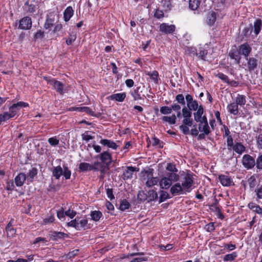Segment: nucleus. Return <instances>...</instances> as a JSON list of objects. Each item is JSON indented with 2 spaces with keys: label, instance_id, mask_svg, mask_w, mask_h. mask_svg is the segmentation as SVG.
Masks as SVG:
<instances>
[{
  "label": "nucleus",
  "instance_id": "a18cd8bd",
  "mask_svg": "<svg viewBox=\"0 0 262 262\" xmlns=\"http://www.w3.org/2000/svg\"><path fill=\"white\" fill-rule=\"evenodd\" d=\"M6 230L7 231L8 235L12 236L13 234H15V231L12 227L11 221L7 225Z\"/></svg>",
  "mask_w": 262,
  "mask_h": 262
},
{
  "label": "nucleus",
  "instance_id": "a211bd4d",
  "mask_svg": "<svg viewBox=\"0 0 262 262\" xmlns=\"http://www.w3.org/2000/svg\"><path fill=\"white\" fill-rule=\"evenodd\" d=\"M238 105L235 102L229 104L227 108L228 111L231 114L236 115L238 113Z\"/></svg>",
  "mask_w": 262,
  "mask_h": 262
},
{
  "label": "nucleus",
  "instance_id": "2eb2a0df",
  "mask_svg": "<svg viewBox=\"0 0 262 262\" xmlns=\"http://www.w3.org/2000/svg\"><path fill=\"white\" fill-rule=\"evenodd\" d=\"M176 27L173 25H168L166 23L161 24L159 27L160 31L165 34H170L174 31Z\"/></svg>",
  "mask_w": 262,
  "mask_h": 262
},
{
  "label": "nucleus",
  "instance_id": "473e14b6",
  "mask_svg": "<svg viewBox=\"0 0 262 262\" xmlns=\"http://www.w3.org/2000/svg\"><path fill=\"white\" fill-rule=\"evenodd\" d=\"M159 180L157 177H149L148 176V179L146 182L147 187H152L157 184Z\"/></svg>",
  "mask_w": 262,
  "mask_h": 262
},
{
  "label": "nucleus",
  "instance_id": "20e7f679",
  "mask_svg": "<svg viewBox=\"0 0 262 262\" xmlns=\"http://www.w3.org/2000/svg\"><path fill=\"white\" fill-rule=\"evenodd\" d=\"M242 163L243 166L247 169H251L255 165L254 158L248 154L244 155L243 156Z\"/></svg>",
  "mask_w": 262,
  "mask_h": 262
},
{
  "label": "nucleus",
  "instance_id": "ea45409f",
  "mask_svg": "<svg viewBox=\"0 0 262 262\" xmlns=\"http://www.w3.org/2000/svg\"><path fill=\"white\" fill-rule=\"evenodd\" d=\"M207 54V51L200 48L199 52L196 53V55L199 56L201 59L204 60H208L207 59L206 55Z\"/></svg>",
  "mask_w": 262,
  "mask_h": 262
},
{
  "label": "nucleus",
  "instance_id": "1a4fd4ad",
  "mask_svg": "<svg viewBox=\"0 0 262 262\" xmlns=\"http://www.w3.org/2000/svg\"><path fill=\"white\" fill-rule=\"evenodd\" d=\"M32 25V19L30 17L26 16L19 20L18 28L21 30H29Z\"/></svg>",
  "mask_w": 262,
  "mask_h": 262
},
{
  "label": "nucleus",
  "instance_id": "49530a36",
  "mask_svg": "<svg viewBox=\"0 0 262 262\" xmlns=\"http://www.w3.org/2000/svg\"><path fill=\"white\" fill-rule=\"evenodd\" d=\"M52 236L55 239L65 238L68 237V234L61 232H55Z\"/></svg>",
  "mask_w": 262,
  "mask_h": 262
},
{
  "label": "nucleus",
  "instance_id": "cd10ccee",
  "mask_svg": "<svg viewBox=\"0 0 262 262\" xmlns=\"http://www.w3.org/2000/svg\"><path fill=\"white\" fill-rule=\"evenodd\" d=\"M261 20L260 19H257L253 24L254 33L255 36H257L260 32L261 28Z\"/></svg>",
  "mask_w": 262,
  "mask_h": 262
},
{
  "label": "nucleus",
  "instance_id": "aec40b11",
  "mask_svg": "<svg viewBox=\"0 0 262 262\" xmlns=\"http://www.w3.org/2000/svg\"><path fill=\"white\" fill-rule=\"evenodd\" d=\"M135 171V168L132 166L127 167L123 174V179L124 180L131 179Z\"/></svg>",
  "mask_w": 262,
  "mask_h": 262
},
{
  "label": "nucleus",
  "instance_id": "412c9836",
  "mask_svg": "<svg viewBox=\"0 0 262 262\" xmlns=\"http://www.w3.org/2000/svg\"><path fill=\"white\" fill-rule=\"evenodd\" d=\"M248 207L252 210L255 213L262 215V208L254 202H250L248 204Z\"/></svg>",
  "mask_w": 262,
  "mask_h": 262
},
{
  "label": "nucleus",
  "instance_id": "6e6d98bb",
  "mask_svg": "<svg viewBox=\"0 0 262 262\" xmlns=\"http://www.w3.org/2000/svg\"><path fill=\"white\" fill-rule=\"evenodd\" d=\"M176 100L178 103L185 105V101L184 97L182 94H178L176 97Z\"/></svg>",
  "mask_w": 262,
  "mask_h": 262
},
{
  "label": "nucleus",
  "instance_id": "37998d69",
  "mask_svg": "<svg viewBox=\"0 0 262 262\" xmlns=\"http://www.w3.org/2000/svg\"><path fill=\"white\" fill-rule=\"evenodd\" d=\"M130 204L126 200H123L120 202L119 208L122 211H124L130 207Z\"/></svg>",
  "mask_w": 262,
  "mask_h": 262
},
{
  "label": "nucleus",
  "instance_id": "de8ad7c7",
  "mask_svg": "<svg viewBox=\"0 0 262 262\" xmlns=\"http://www.w3.org/2000/svg\"><path fill=\"white\" fill-rule=\"evenodd\" d=\"M152 145L159 148H162L163 146V142L156 137H154L152 139Z\"/></svg>",
  "mask_w": 262,
  "mask_h": 262
},
{
  "label": "nucleus",
  "instance_id": "f3484780",
  "mask_svg": "<svg viewBox=\"0 0 262 262\" xmlns=\"http://www.w3.org/2000/svg\"><path fill=\"white\" fill-rule=\"evenodd\" d=\"M199 129L200 132L204 133L206 135H208L210 133L209 127L208 126L207 119L204 121L199 122Z\"/></svg>",
  "mask_w": 262,
  "mask_h": 262
},
{
  "label": "nucleus",
  "instance_id": "72a5a7b5",
  "mask_svg": "<svg viewBox=\"0 0 262 262\" xmlns=\"http://www.w3.org/2000/svg\"><path fill=\"white\" fill-rule=\"evenodd\" d=\"M246 102V100L245 96L238 94L236 97L235 103H237L238 105L243 106L245 104Z\"/></svg>",
  "mask_w": 262,
  "mask_h": 262
},
{
  "label": "nucleus",
  "instance_id": "423d86ee",
  "mask_svg": "<svg viewBox=\"0 0 262 262\" xmlns=\"http://www.w3.org/2000/svg\"><path fill=\"white\" fill-rule=\"evenodd\" d=\"M170 191L173 195H183L187 192L180 183H177L172 185Z\"/></svg>",
  "mask_w": 262,
  "mask_h": 262
},
{
  "label": "nucleus",
  "instance_id": "0eeeda50",
  "mask_svg": "<svg viewBox=\"0 0 262 262\" xmlns=\"http://www.w3.org/2000/svg\"><path fill=\"white\" fill-rule=\"evenodd\" d=\"M50 83L60 94H63L68 91L67 86L59 81L53 80L50 81Z\"/></svg>",
  "mask_w": 262,
  "mask_h": 262
},
{
  "label": "nucleus",
  "instance_id": "4c0bfd02",
  "mask_svg": "<svg viewBox=\"0 0 262 262\" xmlns=\"http://www.w3.org/2000/svg\"><path fill=\"white\" fill-rule=\"evenodd\" d=\"M146 196L151 201H155L158 199V194L155 190H151L147 192Z\"/></svg>",
  "mask_w": 262,
  "mask_h": 262
},
{
  "label": "nucleus",
  "instance_id": "b1692460",
  "mask_svg": "<svg viewBox=\"0 0 262 262\" xmlns=\"http://www.w3.org/2000/svg\"><path fill=\"white\" fill-rule=\"evenodd\" d=\"M37 174V169L35 167H32L29 170V171L27 173V181L32 182L34 178Z\"/></svg>",
  "mask_w": 262,
  "mask_h": 262
},
{
  "label": "nucleus",
  "instance_id": "f8f14e48",
  "mask_svg": "<svg viewBox=\"0 0 262 262\" xmlns=\"http://www.w3.org/2000/svg\"><path fill=\"white\" fill-rule=\"evenodd\" d=\"M218 179L223 186L228 187L233 184L232 179L228 176L221 174L219 176Z\"/></svg>",
  "mask_w": 262,
  "mask_h": 262
},
{
  "label": "nucleus",
  "instance_id": "603ef678",
  "mask_svg": "<svg viewBox=\"0 0 262 262\" xmlns=\"http://www.w3.org/2000/svg\"><path fill=\"white\" fill-rule=\"evenodd\" d=\"M257 200H262V185L258 186L255 190Z\"/></svg>",
  "mask_w": 262,
  "mask_h": 262
},
{
  "label": "nucleus",
  "instance_id": "f03ea898",
  "mask_svg": "<svg viewBox=\"0 0 262 262\" xmlns=\"http://www.w3.org/2000/svg\"><path fill=\"white\" fill-rule=\"evenodd\" d=\"M88 224V220L85 216H77L74 220L68 223V226L74 227L77 230L85 229Z\"/></svg>",
  "mask_w": 262,
  "mask_h": 262
},
{
  "label": "nucleus",
  "instance_id": "58836bf2",
  "mask_svg": "<svg viewBox=\"0 0 262 262\" xmlns=\"http://www.w3.org/2000/svg\"><path fill=\"white\" fill-rule=\"evenodd\" d=\"M102 215L101 212L99 211H94L91 213L92 220L95 222L98 221L102 216Z\"/></svg>",
  "mask_w": 262,
  "mask_h": 262
},
{
  "label": "nucleus",
  "instance_id": "774afa93",
  "mask_svg": "<svg viewBox=\"0 0 262 262\" xmlns=\"http://www.w3.org/2000/svg\"><path fill=\"white\" fill-rule=\"evenodd\" d=\"M76 35L74 34H70L69 37L66 40V42L68 45H71L76 39Z\"/></svg>",
  "mask_w": 262,
  "mask_h": 262
},
{
  "label": "nucleus",
  "instance_id": "5fc2aeb1",
  "mask_svg": "<svg viewBox=\"0 0 262 262\" xmlns=\"http://www.w3.org/2000/svg\"><path fill=\"white\" fill-rule=\"evenodd\" d=\"M65 215V211H64V210L62 208H61L59 210L57 211V216L59 220L64 221Z\"/></svg>",
  "mask_w": 262,
  "mask_h": 262
},
{
  "label": "nucleus",
  "instance_id": "f704fd0d",
  "mask_svg": "<svg viewBox=\"0 0 262 262\" xmlns=\"http://www.w3.org/2000/svg\"><path fill=\"white\" fill-rule=\"evenodd\" d=\"M200 5V0H189V8L192 10H197Z\"/></svg>",
  "mask_w": 262,
  "mask_h": 262
},
{
  "label": "nucleus",
  "instance_id": "ddd939ff",
  "mask_svg": "<svg viewBox=\"0 0 262 262\" xmlns=\"http://www.w3.org/2000/svg\"><path fill=\"white\" fill-rule=\"evenodd\" d=\"M99 157L101 162L106 166H109L112 162L111 155L108 151H104L96 157Z\"/></svg>",
  "mask_w": 262,
  "mask_h": 262
},
{
  "label": "nucleus",
  "instance_id": "dca6fc26",
  "mask_svg": "<svg viewBox=\"0 0 262 262\" xmlns=\"http://www.w3.org/2000/svg\"><path fill=\"white\" fill-rule=\"evenodd\" d=\"M26 180L27 175L23 172L18 174L14 179L15 184L17 187L22 186Z\"/></svg>",
  "mask_w": 262,
  "mask_h": 262
},
{
  "label": "nucleus",
  "instance_id": "9b49d317",
  "mask_svg": "<svg viewBox=\"0 0 262 262\" xmlns=\"http://www.w3.org/2000/svg\"><path fill=\"white\" fill-rule=\"evenodd\" d=\"M229 56L234 61V63L238 64L240 63L241 59V54L235 49L232 48L229 53Z\"/></svg>",
  "mask_w": 262,
  "mask_h": 262
},
{
  "label": "nucleus",
  "instance_id": "c9c22d12",
  "mask_svg": "<svg viewBox=\"0 0 262 262\" xmlns=\"http://www.w3.org/2000/svg\"><path fill=\"white\" fill-rule=\"evenodd\" d=\"M237 256V254L236 252H233L232 253L226 254L223 258V260L225 262L232 261Z\"/></svg>",
  "mask_w": 262,
  "mask_h": 262
},
{
  "label": "nucleus",
  "instance_id": "79ce46f5",
  "mask_svg": "<svg viewBox=\"0 0 262 262\" xmlns=\"http://www.w3.org/2000/svg\"><path fill=\"white\" fill-rule=\"evenodd\" d=\"M182 115L183 118H191L192 113L190 110L184 106L182 110Z\"/></svg>",
  "mask_w": 262,
  "mask_h": 262
},
{
  "label": "nucleus",
  "instance_id": "a878e982",
  "mask_svg": "<svg viewBox=\"0 0 262 262\" xmlns=\"http://www.w3.org/2000/svg\"><path fill=\"white\" fill-rule=\"evenodd\" d=\"M24 8L28 13H34L36 11L35 6L30 3L29 0L25 2Z\"/></svg>",
  "mask_w": 262,
  "mask_h": 262
},
{
  "label": "nucleus",
  "instance_id": "7ed1b4c3",
  "mask_svg": "<svg viewBox=\"0 0 262 262\" xmlns=\"http://www.w3.org/2000/svg\"><path fill=\"white\" fill-rule=\"evenodd\" d=\"M28 106L29 104L28 103L23 101H19L16 103H14L9 107V112H8L9 117H11V118L14 117L21 108L26 107Z\"/></svg>",
  "mask_w": 262,
  "mask_h": 262
},
{
  "label": "nucleus",
  "instance_id": "8fccbe9b",
  "mask_svg": "<svg viewBox=\"0 0 262 262\" xmlns=\"http://www.w3.org/2000/svg\"><path fill=\"white\" fill-rule=\"evenodd\" d=\"M169 198L168 193L165 191H161L160 192L159 202L161 203L165 201Z\"/></svg>",
  "mask_w": 262,
  "mask_h": 262
},
{
  "label": "nucleus",
  "instance_id": "13d9d810",
  "mask_svg": "<svg viewBox=\"0 0 262 262\" xmlns=\"http://www.w3.org/2000/svg\"><path fill=\"white\" fill-rule=\"evenodd\" d=\"M15 188L14 182L12 180L8 181L6 183V189L9 191H12Z\"/></svg>",
  "mask_w": 262,
  "mask_h": 262
},
{
  "label": "nucleus",
  "instance_id": "c756f323",
  "mask_svg": "<svg viewBox=\"0 0 262 262\" xmlns=\"http://www.w3.org/2000/svg\"><path fill=\"white\" fill-rule=\"evenodd\" d=\"M216 18V15L215 12H210L208 14L207 17V23L208 25L211 26L215 21Z\"/></svg>",
  "mask_w": 262,
  "mask_h": 262
},
{
  "label": "nucleus",
  "instance_id": "680f3d73",
  "mask_svg": "<svg viewBox=\"0 0 262 262\" xmlns=\"http://www.w3.org/2000/svg\"><path fill=\"white\" fill-rule=\"evenodd\" d=\"M130 94L134 98V100L141 99L140 95L138 93V90H134L130 92Z\"/></svg>",
  "mask_w": 262,
  "mask_h": 262
},
{
  "label": "nucleus",
  "instance_id": "69168bd1",
  "mask_svg": "<svg viewBox=\"0 0 262 262\" xmlns=\"http://www.w3.org/2000/svg\"><path fill=\"white\" fill-rule=\"evenodd\" d=\"M224 249H227L228 251H232L236 249V245L232 244H225L223 246Z\"/></svg>",
  "mask_w": 262,
  "mask_h": 262
},
{
  "label": "nucleus",
  "instance_id": "4be33fe9",
  "mask_svg": "<svg viewBox=\"0 0 262 262\" xmlns=\"http://www.w3.org/2000/svg\"><path fill=\"white\" fill-rule=\"evenodd\" d=\"M159 184L160 187L162 189H168L171 186L172 183L170 181V180H169L167 176H166L161 179Z\"/></svg>",
  "mask_w": 262,
  "mask_h": 262
},
{
  "label": "nucleus",
  "instance_id": "39448f33",
  "mask_svg": "<svg viewBox=\"0 0 262 262\" xmlns=\"http://www.w3.org/2000/svg\"><path fill=\"white\" fill-rule=\"evenodd\" d=\"M193 178L190 173L185 174L182 179L181 185L187 192H189L193 184Z\"/></svg>",
  "mask_w": 262,
  "mask_h": 262
},
{
  "label": "nucleus",
  "instance_id": "7c9ffc66",
  "mask_svg": "<svg viewBox=\"0 0 262 262\" xmlns=\"http://www.w3.org/2000/svg\"><path fill=\"white\" fill-rule=\"evenodd\" d=\"M126 94L125 93H117L112 95L111 98L112 100H115L119 102H122L125 98Z\"/></svg>",
  "mask_w": 262,
  "mask_h": 262
},
{
  "label": "nucleus",
  "instance_id": "bb28decb",
  "mask_svg": "<svg viewBox=\"0 0 262 262\" xmlns=\"http://www.w3.org/2000/svg\"><path fill=\"white\" fill-rule=\"evenodd\" d=\"M232 148L234 151L239 155L242 154L246 150V147L239 142L236 143Z\"/></svg>",
  "mask_w": 262,
  "mask_h": 262
},
{
  "label": "nucleus",
  "instance_id": "2f4dec72",
  "mask_svg": "<svg viewBox=\"0 0 262 262\" xmlns=\"http://www.w3.org/2000/svg\"><path fill=\"white\" fill-rule=\"evenodd\" d=\"M177 172H168L166 174L167 177L172 183L176 182L180 179V176L176 173Z\"/></svg>",
  "mask_w": 262,
  "mask_h": 262
},
{
  "label": "nucleus",
  "instance_id": "9d476101",
  "mask_svg": "<svg viewBox=\"0 0 262 262\" xmlns=\"http://www.w3.org/2000/svg\"><path fill=\"white\" fill-rule=\"evenodd\" d=\"M251 50V47L248 43L246 42L239 46L238 51L241 54L244 55L246 58H248Z\"/></svg>",
  "mask_w": 262,
  "mask_h": 262
},
{
  "label": "nucleus",
  "instance_id": "09e8293b",
  "mask_svg": "<svg viewBox=\"0 0 262 262\" xmlns=\"http://www.w3.org/2000/svg\"><path fill=\"white\" fill-rule=\"evenodd\" d=\"M253 31V27L250 25L249 27L245 28L243 30V33L244 36L248 37L252 33Z\"/></svg>",
  "mask_w": 262,
  "mask_h": 262
},
{
  "label": "nucleus",
  "instance_id": "4468645a",
  "mask_svg": "<svg viewBox=\"0 0 262 262\" xmlns=\"http://www.w3.org/2000/svg\"><path fill=\"white\" fill-rule=\"evenodd\" d=\"M196 112L193 113L194 120L196 122H201L207 119L205 116H203L204 113V109L202 105H200L199 108L196 110Z\"/></svg>",
  "mask_w": 262,
  "mask_h": 262
},
{
  "label": "nucleus",
  "instance_id": "338daca9",
  "mask_svg": "<svg viewBox=\"0 0 262 262\" xmlns=\"http://www.w3.org/2000/svg\"><path fill=\"white\" fill-rule=\"evenodd\" d=\"M248 182L250 188H254L256 185V181L255 178L252 176L248 179Z\"/></svg>",
  "mask_w": 262,
  "mask_h": 262
},
{
  "label": "nucleus",
  "instance_id": "052dcab7",
  "mask_svg": "<svg viewBox=\"0 0 262 262\" xmlns=\"http://www.w3.org/2000/svg\"><path fill=\"white\" fill-rule=\"evenodd\" d=\"M189 126L182 124L181 126H180V129L182 132V133L185 135H188L190 133V130L189 129Z\"/></svg>",
  "mask_w": 262,
  "mask_h": 262
},
{
  "label": "nucleus",
  "instance_id": "864d4df0",
  "mask_svg": "<svg viewBox=\"0 0 262 262\" xmlns=\"http://www.w3.org/2000/svg\"><path fill=\"white\" fill-rule=\"evenodd\" d=\"M160 112L164 115H167L171 113V108L170 107L164 106L160 108Z\"/></svg>",
  "mask_w": 262,
  "mask_h": 262
},
{
  "label": "nucleus",
  "instance_id": "393cba45",
  "mask_svg": "<svg viewBox=\"0 0 262 262\" xmlns=\"http://www.w3.org/2000/svg\"><path fill=\"white\" fill-rule=\"evenodd\" d=\"M79 169L80 172H85L92 170L91 164L85 162H81L79 165Z\"/></svg>",
  "mask_w": 262,
  "mask_h": 262
},
{
  "label": "nucleus",
  "instance_id": "f257e3e1",
  "mask_svg": "<svg viewBox=\"0 0 262 262\" xmlns=\"http://www.w3.org/2000/svg\"><path fill=\"white\" fill-rule=\"evenodd\" d=\"M52 174L56 179H59L61 176L63 175L65 179L68 180L71 178V171L66 165L63 166V169L60 166H57L53 168Z\"/></svg>",
  "mask_w": 262,
  "mask_h": 262
},
{
  "label": "nucleus",
  "instance_id": "bf43d9fd",
  "mask_svg": "<svg viewBox=\"0 0 262 262\" xmlns=\"http://www.w3.org/2000/svg\"><path fill=\"white\" fill-rule=\"evenodd\" d=\"M255 165L257 169H262V154L258 156L255 161Z\"/></svg>",
  "mask_w": 262,
  "mask_h": 262
},
{
  "label": "nucleus",
  "instance_id": "6ab92c4d",
  "mask_svg": "<svg viewBox=\"0 0 262 262\" xmlns=\"http://www.w3.org/2000/svg\"><path fill=\"white\" fill-rule=\"evenodd\" d=\"M100 143L104 146H106L108 148H111L113 149H116L118 147V145L115 142L108 139H102L100 140Z\"/></svg>",
  "mask_w": 262,
  "mask_h": 262
},
{
  "label": "nucleus",
  "instance_id": "3c124183",
  "mask_svg": "<svg viewBox=\"0 0 262 262\" xmlns=\"http://www.w3.org/2000/svg\"><path fill=\"white\" fill-rule=\"evenodd\" d=\"M48 142L51 146H56V145H57L59 144V140L58 139V138L56 136H55V137L49 138Z\"/></svg>",
  "mask_w": 262,
  "mask_h": 262
},
{
  "label": "nucleus",
  "instance_id": "c03bdc74",
  "mask_svg": "<svg viewBox=\"0 0 262 262\" xmlns=\"http://www.w3.org/2000/svg\"><path fill=\"white\" fill-rule=\"evenodd\" d=\"M54 23V19L47 17L44 25V27L46 29H48L52 27Z\"/></svg>",
  "mask_w": 262,
  "mask_h": 262
},
{
  "label": "nucleus",
  "instance_id": "e433bc0d",
  "mask_svg": "<svg viewBox=\"0 0 262 262\" xmlns=\"http://www.w3.org/2000/svg\"><path fill=\"white\" fill-rule=\"evenodd\" d=\"M162 120L167 122L170 124H174L176 122V116L175 115H172L171 116H163L162 117Z\"/></svg>",
  "mask_w": 262,
  "mask_h": 262
},
{
  "label": "nucleus",
  "instance_id": "a19ab883",
  "mask_svg": "<svg viewBox=\"0 0 262 262\" xmlns=\"http://www.w3.org/2000/svg\"><path fill=\"white\" fill-rule=\"evenodd\" d=\"M92 165V170L98 171L104 164L101 161H96Z\"/></svg>",
  "mask_w": 262,
  "mask_h": 262
},
{
  "label": "nucleus",
  "instance_id": "4d7b16f0",
  "mask_svg": "<svg viewBox=\"0 0 262 262\" xmlns=\"http://www.w3.org/2000/svg\"><path fill=\"white\" fill-rule=\"evenodd\" d=\"M11 118V117H9V115L8 114V112H5L3 114L0 115V124L2 122H4L9 119Z\"/></svg>",
  "mask_w": 262,
  "mask_h": 262
},
{
  "label": "nucleus",
  "instance_id": "e2e57ef3",
  "mask_svg": "<svg viewBox=\"0 0 262 262\" xmlns=\"http://www.w3.org/2000/svg\"><path fill=\"white\" fill-rule=\"evenodd\" d=\"M167 170L169 171L170 172H178V169L176 166L171 163H168L166 167Z\"/></svg>",
  "mask_w": 262,
  "mask_h": 262
},
{
  "label": "nucleus",
  "instance_id": "6e6552de",
  "mask_svg": "<svg viewBox=\"0 0 262 262\" xmlns=\"http://www.w3.org/2000/svg\"><path fill=\"white\" fill-rule=\"evenodd\" d=\"M247 64L245 65L247 69L250 72H254L258 66V60L254 57L246 58Z\"/></svg>",
  "mask_w": 262,
  "mask_h": 262
},
{
  "label": "nucleus",
  "instance_id": "5701e85b",
  "mask_svg": "<svg viewBox=\"0 0 262 262\" xmlns=\"http://www.w3.org/2000/svg\"><path fill=\"white\" fill-rule=\"evenodd\" d=\"M74 10L71 6L68 7L63 12V18L65 21H68L73 15Z\"/></svg>",
  "mask_w": 262,
  "mask_h": 262
},
{
  "label": "nucleus",
  "instance_id": "0e129e2a",
  "mask_svg": "<svg viewBox=\"0 0 262 262\" xmlns=\"http://www.w3.org/2000/svg\"><path fill=\"white\" fill-rule=\"evenodd\" d=\"M44 37V32L41 30L38 31L34 36L35 40L42 39Z\"/></svg>",
  "mask_w": 262,
  "mask_h": 262
},
{
  "label": "nucleus",
  "instance_id": "c85d7f7f",
  "mask_svg": "<svg viewBox=\"0 0 262 262\" xmlns=\"http://www.w3.org/2000/svg\"><path fill=\"white\" fill-rule=\"evenodd\" d=\"M73 110L79 112H85L92 116H94V112L90 107L87 106L77 107L74 108Z\"/></svg>",
  "mask_w": 262,
  "mask_h": 262
}]
</instances>
